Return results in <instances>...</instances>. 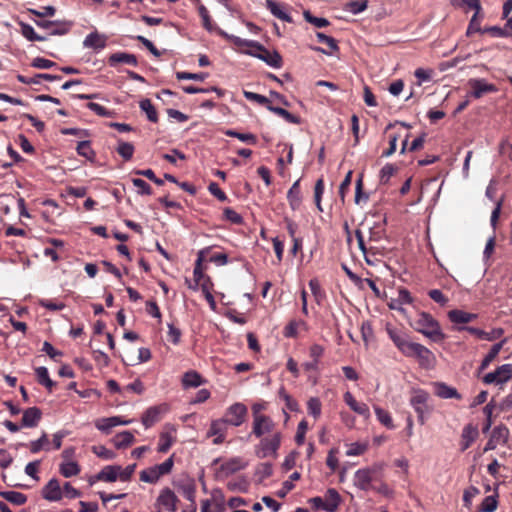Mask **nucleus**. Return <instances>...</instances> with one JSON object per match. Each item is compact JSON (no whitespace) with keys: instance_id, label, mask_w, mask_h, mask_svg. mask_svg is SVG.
Listing matches in <instances>:
<instances>
[{"instance_id":"nucleus-49","label":"nucleus","mask_w":512,"mask_h":512,"mask_svg":"<svg viewBox=\"0 0 512 512\" xmlns=\"http://www.w3.org/2000/svg\"><path fill=\"white\" fill-rule=\"evenodd\" d=\"M175 438L170 432H163L160 435L159 445H158V452L165 453L167 452L172 444L174 443Z\"/></svg>"},{"instance_id":"nucleus-33","label":"nucleus","mask_w":512,"mask_h":512,"mask_svg":"<svg viewBox=\"0 0 512 512\" xmlns=\"http://www.w3.org/2000/svg\"><path fill=\"white\" fill-rule=\"evenodd\" d=\"M135 441L134 435L130 431H123L115 435L113 442L116 448L122 449L130 446Z\"/></svg>"},{"instance_id":"nucleus-35","label":"nucleus","mask_w":512,"mask_h":512,"mask_svg":"<svg viewBox=\"0 0 512 512\" xmlns=\"http://www.w3.org/2000/svg\"><path fill=\"white\" fill-rule=\"evenodd\" d=\"M268 110L273 112L274 114L278 115L279 117H282L286 122L291 124H300L301 119L299 116H296L289 111H287L284 108L281 107H275L273 105L268 106Z\"/></svg>"},{"instance_id":"nucleus-55","label":"nucleus","mask_w":512,"mask_h":512,"mask_svg":"<svg viewBox=\"0 0 512 512\" xmlns=\"http://www.w3.org/2000/svg\"><path fill=\"white\" fill-rule=\"evenodd\" d=\"M304 19L314 25L317 28H323L329 26L330 22L326 18H320L312 15L310 11H304L303 13Z\"/></svg>"},{"instance_id":"nucleus-8","label":"nucleus","mask_w":512,"mask_h":512,"mask_svg":"<svg viewBox=\"0 0 512 512\" xmlns=\"http://www.w3.org/2000/svg\"><path fill=\"white\" fill-rule=\"evenodd\" d=\"M277 432L279 431L276 430V423L270 416L258 417L253 419L252 429L248 437L254 436L258 439Z\"/></svg>"},{"instance_id":"nucleus-40","label":"nucleus","mask_w":512,"mask_h":512,"mask_svg":"<svg viewBox=\"0 0 512 512\" xmlns=\"http://www.w3.org/2000/svg\"><path fill=\"white\" fill-rule=\"evenodd\" d=\"M21 34L29 41H45L47 37L38 35L33 27L27 23L20 22Z\"/></svg>"},{"instance_id":"nucleus-50","label":"nucleus","mask_w":512,"mask_h":512,"mask_svg":"<svg viewBox=\"0 0 512 512\" xmlns=\"http://www.w3.org/2000/svg\"><path fill=\"white\" fill-rule=\"evenodd\" d=\"M174 465V455L170 456L163 463L152 466L159 477L169 474Z\"/></svg>"},{"instance_id":"nucleus-29","label":"nucleus","mask_w":512,"mask_h":512,"mask_svg":"<svg viewBox=\"0 0 512 512\" xmlns=\"http://www.w3.org/2000/svg\"><path fill=\"white\" fill-rule=\"evenodd\" d=\"M385 224H386V220L383 219L381 221L375 222L373 224V226L369 227L368 241L370 243L371 242H379L385 237V234H386Z\"/></svg>"},{"instance_id":"nucleus-13","label":"nucleus","mask_w":512,"mask_h":512,"mask_svg":"<svg viewBox=\"0 0 512 512\" xmlns=\"http://www.w3.org/2000/svg\"><path fill=\"white\" fill-rule=\"evenodd\" d=\"M193 280L188 278L185 279V283L192 290H197L198 288H202L203 284H210L209 278H205L202 270V257L201 254L196 260L194 271H193Z\"/></svg>"},{"instance_id":"nucleus-9","label":"nucleus","mask_w":512,"mask_h":512,"mask_svg":"<svg viewBox=\"0 0 512 512\" xmlns=\"http://www.w3.org/2000/svg\"><path fill=\"white\" fill-rule=\"evenodd\" d=\"M34 23L41 29L47 30L48 35L51 36H62L67 34L72 27V22L65 20H43L36 19Z\"/></svg>"},{"instance_id":"nucleus-19","label":"nucleus","mask_w":512,"mask_h":512,"mask_svg":"<svg viewBox=\"0 0 512 512\" xmlns=\"http://www.w3.org/2000/svg\"><path fill=\"white\" fill-rule=\"evenodd\" d=\"M447 316L448 319L454 324H467L474 321L478 317L477 314L469 313L460 309L450 310Z\"/></svg>"},{"instance_id":"nucleus-46","label":"nucleus","mask_w":512,"mask_h":512,"mask_svg":"<svg viewBox=\"0 0 512 512\" xmlns=\"http://www.w3.org/2000/svg\"><path fill=\"white\" fill-rule=\"evenodd\" d=\"M308 414L318 419L321 416L322 404L318 397H311L307 402Z\"/></svg>"},{"instance_id":"nucleus-16","label":"nucleus","mask_w":512,"mask_h":512,"mask_svg":"<svg viewBox=\"0 0 512 512\" xmlns=\"http://www.w3.org/2000/svg\"><path fill=\"white\" fill-rule=\"evenodd\" d=\"M131 420H122L119 416H113L108 418H101L95 422V426L98 430L103 433H110L111 429L118 425H127Z\"/></svg>"},{"instance_id":"nucleus-41","label":"nucleus","mask_w":512,"mask_h":512,"mask_svg":"<svg viewBox=\"0 0 512 512\" xmlns=\"http://www.w3.org/2000/svg\"><path fill=\"white\" fill-rule=\"evenodd\" d=\"M496 402L494 399H492L489 403L486 404V406L483 408V413L485 414L486 416V421L484 423V426L482 428V432L483 433H487L492 424H493V419H492V415H493V411L495 410L496 408Z\"/></svg>"},{"instance_id":"nucleus-21","label":"nucleus","mask_w":512,"mask_h":512,"mask_svg":"<svg viewBox=\"0 0 512 512\" xmlns=\"http://www.w3.org/2000/svg\"><path fill=\"white\" fill-rule=\"evenodd\" d=\"M42 412L38 407H30L23 412L22 426L36 427L41 420Z\"/></svg>"},{"instance_id":"nucleus-32","label":"nucleus","mask_w":512,"mask_h":512,"mask_svg":"<svg viewBox=\"0 0 512 512\" xmlns=\"http://www.w3.org/2000/svg\"><path fill=\"white\" fill-rule=\"evenodd\" d=\"M203 383V379L201 375L194 371L190 370L186 372L182 377V385L184 388H196Z\"/></svg>"},{"instance_id":"nucleus-39","label":"nucleus","mask_w":512,"mask_h":512,"mask_svg":"<svg viewBox=\"0 0 512 512\" xmlns=\"http://www.w3.org/2000/svg\"><path fill=\"white\" fill-rule=\"evenodd\" d=\"M77 153L80 155V156H83L85 157L87 160L91 161V162H94L95 160V157H96V153L95 151L91 148V144H90V141H87V140H84V141H80L77 145Z\"/></svg>"},{"instance_id":"nucleus-42","label":"nucleus","mask_w":512,"mask_h":512,"mask_svg":"<svg viewBox=\"0 0 512 512\" xmlns=\"http://www.w3.org/2000/svg\"><path fill=\"white\" fill-rule=\"evenodd\" d=\"M139 106L141 110L146 113L149 121L153 123H156L158 121L157 111L149 99L141 100Z\"/></svg>"},{"instance_id":"nucleus-14","label":"nucleus","mask_w":512,"mask_h":512,"mask_svg":"<svg viewBox=\"0 0 512 512\" xmlns=\"http://www.w3.org/2000/svg\"><path fill=\"white\" fill-rule=\"evenodd\" d=\"M178 498L176 494L170 488H164L161 490L157 504L164 507L169 512L177 511Z\"/></svg>"},{"instance_id":"nucleus-43","label":"nucleus","mask_w":512,"mask_h":512,"mask_svg":"<svg viewBox=\"0 0 512 512\" xmlns=\"http://www.w3.org/2000/svg\"><path fill=\"white\" fill-rule=\"evenodd\" d=\"M117 153L126 161L130 160L134 154V146L129 143L118 139Z\"/></svg>"},{"instance_id":"nucleus-56","label":"nucleus","mask_w":512,"mask_h":512,"mask_svg":"<svg viewBox=\"0 0 512 512\" xmlns=\"http://www.w3.org/2000/svg\"><path fill=\"white\" fill-rule=\"evenodd\" d=\"M226 135L236 137L240 141L255 145L257 143V137L251 133H239L234 130H226Z\"/></svg>"},{"instance_id":"nucleus-44","label":"nucleus","mask_w":512,"mask_h":512,"mask_svg":"<svg viewBox=\"0 0 512 512\" xmlns=\"http://www.w3.org/2000/svg\"><path fill=\"white\" fill-rule=\"evenodd\" d=\"M60 473L66 478L76 476L80 473V467L74 461L64 462L60 465Z\"/></svg>"},{"instance_id":"nucleus-30","label":"nucleus","mask_w":512,"mask_h":512,"mask_svg":"<svg viewBox=\"0 0 512 512\" xmlns=\"http://www.w3.org/2000/svg\"><path fill=\"white\" fill-rule=\"evenodd\" d=\"M83 45L87 48L103 49L106 45V37L92 32L86 36Z\"/></svg>"},{"instance_id":"nucleus-47","label":"nucleus","mask_w":512,"mask_h":512,"mask_svg":"<svg viewBox=\"0 0 512 512\" xmlns=\"http://www.w3.org/2000/svg\"><path fill=\"white\" fill-rule=\"evenodd\" d=\"M368 1L367 0H353L347 2L344 6L346 11H349L353 14H359L367 9Z\"/></svg>"},{"instance_id":"nucleus-28","label":"nucleus","mask_w":512,"mask_h":512,"mask_svg":"<svg viewBox=\"0 0 512 512\" xmlns=\"http://www.w3.org/2000/svg\"><path fill=\"white\" fill-rule=\"evenodd\" d=\"M434 392L438 397L442 399L455 398L460 400L462 398V396L458 393V391L455 388L448 386L447 384L442 382L435 383Z\"/></svg>"},{"instance_id":"nucleus-34","label":"nucleus","mask_w":512,"mask_h":512,"mask_svg":"<svg viewBox=\"0 0 512 512\" xmlns=\"http://www.w3.org/2000/svg\"><path fill=\"white\" fill-rule=\"evenodd\" d=\"M0 497L15 505H24L27 502V496L17 491H0Z\"/></svg>"},{"instance_id":"nucleus-17","label":"nucleus","mask_w":512,"mask_h":512,"mask_svg":"<svg viewBox=\"0 0 512 512\" xmlns=\"http://www.w3.org/2000/svg\"><path fill=\"white\" fill-rule=\"evenodd\" d=\"M316 37L318 42L325 44L328 47V49H324L321 47H312L314 51L321 52L326 55H332L333 53L339 51L337 41L333 37L328 36L322 32H317Z\"/></svg>"},{"instance_id":"nucleus-53","label":"nucleus","mask_w":512,"mask_h":512,"mask_svg":"<svg viewBox=\"0 0 512 512\" xmlns=\"http://www.w3.org/2000/svg\"><path fill=\"white\" fill-rule=\"evenodd\" d=\"M498 501L497 496L490 495L483 499L479 512H494L497 509Z\"/></svg>"},{"instance_id":"nucleus-11","label":"nucleus","mask_w":512,"mask_h":512,"mask_svg":"<svg viewBox=\"0 0 512 512\" xmlns=\"http://www.w3.org/2000/svg\"><path fill=\"white\" fill-rule=\"evenodd\" d=\"M248 409L243 403H234L226 409V425L238 427L246 422Z\"/></svg>"},{"instance_id":"nucleus-63","label":"nucleus","mask_w":512,"mask_h":512,"mask_svg":"<svg viewBox=\"0 0 512 512\" xmlns=\"http://www.w3.org/2000/svg\"><path fill=\"white\" fill-rule=\"evenodd\" d=\"M480 493V490L475 486H470L464 490L463 493V502L464 506L469 508L472 504V500Z\"/></svg>"},{"instance_id":"nucleus-7","label":"nucleus","mask_w":512,"mask_h":512,"mask_svg":"<svg viewBox=\"0 0 512 512\" xmlns=\"http://www.w3.org/2000/svg\"><path fill=\"white\" fill-rule=\"evenodd\" d=\"M174 486L178 491L191 503L192 512L197 511L195 502L196 483L195 480L188 475H182L174 482Z\"/></svg>"},{"instance_id":"nucleus-25","label":"nucleus","mask_w":512,"mask_h":512,"mask_svg":"<svg viewBox=\"0 0 512 512\" xmlns=\"http://www.w3.org/2000/svg\"><path fill=\"white\" fill-rule=\"evenodd\" d=\"M266 7L276 18L291 23L292 17L285 11L284 5L273 0H266Z\"/></svg>"},{"instance_id":"nucleus-23","label":"nucleus","mask_w":512,"mask_h":512,"mask_svg":"<svg viewBox=\"0 0 512 512\" xmlns=\"http://www.w3.org/2000/svg\"><path fill=\"white\" fill-rule=\"evenodd\" d=\"M120 466L108 465L105 466L96 476V480L104 482H115L119 479Z\"/></svg>"},{"instance_id":"nucleus-31","label":"nucleus","mask_w":512,"mask_h":512,"mask_svg":"<svg viewBox=\"0 0 512 512\" xmlns=\"http://www.w3.org/2000/svg\"><path fill=\"white\" fill-rule=\"evenodd\" d=\"M160 414H161L160 407L154 406V407L148 408L141 418L142 424L146 428L153 426L156 422H158L160 420Z\"/></svg>"},{"instance_id":"nucleus-18","label":"nucleus","mask_w":512,"mask_h":512,"mask_svg":"<svg viewBox=\"0 0 512 512\" xmlns=\"http://www.w3.org/2000/svg\"><path fill=\"white\" fill-rule=\"evenodd\" d=\"M344 402L353 410L355 413L365 417H370V410L367 404L363 402H358L351 392L347 391L343 396Z\"/></svg>"},{"instance_id":"nucleus-62","label":"nucleus","mask_w":512,"mask_h":512,"mask_svg":"<svg viewBox=\"0 0 512 512\" xmlns=\"http://www.w3.org/2000/svg\"><path fill=\"white\" fill-rule=\"evenodd\" d=\"M397 168L393 164H386L380 171V182L382 184L388 183L390 178L394 175Z\"/></svg>"},{"instance_id":"nucleus-45","label":"nucleus","mask_w":512,"mask_h":512,"mask_svg":"<svg viewBox=\"0 0 512 512\" xmlns=\"http://www.w3.org/2000/svg\"><path fill=\"white\" fill-rule=\"evenodd\" d=\"M456 331H467L469 332L470 334L480 338V339H485V340H488V341H492V340H495L496 339V336H490V334L484 330H481L479 328H475V327H468V326H460V327H456L455 328Z\"/></svg>"},{"instance_id":"nucleus-48","label":"nucleus","mask_w":512,"mask_h":512,"mask_svg":"<svg viewBox=\"0 0 512 512\" xmlns=\"http://www.w3.org/2000/svg\"><path fill=\"white\" fill-rule=\"evenodd\" d=\"M247 461H245L241 457H234L226 461V473H234L241 469H244L247 466Z\"/></svg>"},{"instance_id":"nucleus-36","label":"nucleus","mask_w":512,"mask_h":512,"mask_svg":"<svg viewBox=\"0 0 512 512\" xmlns=\"http://www.w3.org/2000/svg\"><path fill=\"white\" fill-rule=\"evenodd\" d=\"M484 18V14L482 11H477L474 13L472 18L470 19L466 34L470 36L473 33H482L483 28H481V21Z\"/></svg>"},{"instance_id":"nucleus-59","label":"nucleus","mask_w":512,"mask_h":512,"mask_svg":"<svg viewBox=\"0 0 512 512\" xmlns=\"http://www.w3.org/2000/svg\"><path fill=\"white\" fill-rule=\"evenodd\" d=\"M428 296L437 304H439L442 307H445L448 302L449 298L442 293L439 289H431L428 291Z\"/></svg>"},{"instance_id":"nucleus-15","label":"nucleus","mask_w":512,"mask_h":512,"mask_svg":"<svg viewBox=\"0 0 512 512\" xmlns=\"http://www.w3.org/2000/svg\"><path fill=\"white\" fill-rule=\"evenodd\" d=\"M42 497L48 501L56 502L62 499V490L59 481L55 478L51 479L42 488Z\"/></svg>"},{"instance_id":"nucleus-10","label":"nucleus","mask_w":512,"mask_h":512,"mask_svg":"<svg viewBox=\"0 0 512 512\" xmlns=\"http://www.w3.org/2000/svg\"><path fill=\"white\" fill-rule=\"evenodd\" d=\"M512 379V364H503L495 371L487 373L483 378V383L490 385L505 384Z\"/></svg>"},{"instance_id":"nucleus-24","label":"nucleus","mask_w":512,"mask_h":512,"mask_svg":"<svg viewBox=\"0 0 512 512\" xmlns=\"http://www.w3.org/2000/svg\"><path fill=\"white\" fill-rule=\"evenodd\" d=\"M287 199L292 210L295 211L300 208L302 202L300 180H297L293 183V185L291 186L287 193Z\"/></svg>"},{"instance_id":"nucleus-52","label":"nucleus","mask_w":512,"mask_h":512,"mask_svg":"<svg viewBox=\"0 0 512 512\" xmlns=\"http://www.w3.org/2000/svg\"><path fill=\"white\" fill-rule=\"evenodd\" d=\"M324 187H325L324 179L321 177L316 181L315 187H314V202L316 204L317 209L320 212L323 211L322 206H321V200H322V195L324 193Z\"/></svg>"},{"instance_id":"nucleus-20","label":"nucleus","mask_w":512,"mask_h":512,"mask_svg":"<svg viewBox=\"0 0 512 512\" xmlns=\"http://www.w3.org/2000/svg\"><path fill=\"white\" fill-rule=\"evenodd\" d=\"M324 511L327 512H335L340 503L341 497L338 491L334 488H329L324 495Z\"/></svg>"},{"instance_id":"nucleus-1","label":"nucleus","mask_w":512,"mask_h":512,"mask_svg":"<svg viewBox=\"0 0 512 512\" xmlns=\"http://www.w3.org/2000/svg\"><path fill=\"white\" fill-rule=\"evenodd\" d=\"M387 334L404 356L416 358L421 367L431 368L434 366L436 362L435 355L427 347L411 342L406 333L395 328L388 327Z\"/></svg>"},{"instance_id":"nucleus-27","label":"nucleus","mask_w":512,"mask_h":512,"mask_svg":"<svg viewBox=\"0 0 512 512\" xmlns=\"http://www.w3.org/2000/svg\"><path fill=\"white\" fill-rule=\"evenodd\" d=\"M60 79H61V76L51 75V74H48V73H39V74H36L33 77H26V76L21 75V74L17 75V80L20 83H23V84H40L41 81H43V80L57 81V80H60Z\"/></svg>"},{"instance_id":"nucleus-38","label":"nucleus","mask_w":512,"mask_h":512,"mask_svg":"<svg viewBox=\"0 0 512 512\" xmlns=\"http://www.w3.org/2000/svg\"><path fill=\"white\" fill-rule=\"evenodd\" d=\"M510 431L504 424H500L492 430L491 436L499 443L506 444L508 442Z\"/></svg>"},{"instance_id":"nucleus-58","label":"nucleus","mask_w":512,"mask_h":512,"mask_svg":"<svg viewBox=\"0 0 512 512\" xmlns=\"http://www.w3.org/2000/svg\"><path fill=\"white\" fill-rule=\"evenodd\" d=\"M451 4L454 7H463L467 6L470 9L477 11H482L480 0H451Z\"/></svg>"},{"instance_id":"nucleus-51","label":"nucleus","mask_w":512,"mask_h":512,"mask_svg":"<svg viewBox=\"0 0 512 512\" xmlns=\"http://www.w3.org/2000/svg\"><path fill=\"white\" fill-rule=\"evenodd\" d=\"M310 290L315 298V301L318 304H321L322 300L325 298V292L322 290L318 279L313 278L309 281Z\"/></svg>"},{"instance_id":"nucleus-57","label":"nucleus","mask_w":512,"mask_h":512,"mask_svg":"<svg viewBox=\"0 0 512 512\" xmlns=\"http://www.w3.org/2000/svg\"><path fill=\"white\" fill-rule=\"evenodd\" d=\"M160 477L156 473V470L153 467H149L140 472V480L146 483L154 484L156 483Z\"/></svg>"},{"instance_id":"nucleus-2","label":"nucleus","mask_w":512,"mask_h":512,"mask_svg":"<svg viewBox=\"0 0 512 512\" xmlns=\"http://www.w3.org/2000/svg\"><path fill=\"white\" fill-rule=\"evenodd\" d=\"M411 326L414 330L423 334L433 342L439 343L446 338V335L442 332L439 322L427 312L418 313Z\"/></svg>"},{"instance_id":"nucleus-5","label":"nucleus","mask_w":512,"mask_h":512,"mask_svg":"<svg viewBox=\"0 0 512 512\" xmlns=\"http://www.w3.org/2000/svg\"><path fill=\"white\" fill-rule=\"evenodd\" d=\"M383 465L376 464L369 468L359 469L354 475V484L356 487L363 491H369L372 489V482L376 480L377 474L381 472Z\"/></svg>"},{"instance_id":"nucleus-64","label":"nucleus","mask_w":512,"mask_h":512,"mask_svg":"<svg viewBox=\"0 0 512 512\" xmlns=\"http://www.w3.org/2000/svg\"><path fill=\"white\" fill-rule=\"evenodd\" d=\"M92 451L98 457L106 460H111L115 457V453L112 450L107 449L103 445L93 446Z\"/></svg>"},{"instance_id":"nucleus-6","label":"nucleus","mask_w":512,"mask_h":512,"mask_svg":"<svg viewBox=\"0 0 512 512\" xmlns=\"http://www.w3.org/2000/svg\"><path fill=\"white\" fill-rule=\"evenodd\" d=\"M429 399L428 392L418 389L414 390L410 398V405L414 408L417 413L418 422L424 425L426 422V414L430 412L427 407V401Z\"/></svg>"},{"instance_id":"nucleus-60","label":"nucleus","mask_w":512,"mask_h":512,"mask_svg":"<svg viewBox=\"0 0 512 512\" xmlns=\"http://www.w3.org/2000/svg\"><path fill=\"white\" fill-rule=\"evenodd\" d=\"M368 449L367 443H351L346 451L347 456H359L362 455Z\"/></svg>"},{"instance_id":"nucleus-54","label":"nucleus","mask_w":512,"mask_h":512,"mask_svg":"<svg viewBox=\"0 0 512 512\" xmlns=\"http://www.w3.org/2000/svg\"><path fill=\"white\" fill-rule=\"evenodd\" d=\"M355 237L357 239V242H358V247L359 249L361 250V252L363 253L364 256H366L367 254H372L374 255L375 254V247L374 246H367L366 243H365V240H364V236H363V233L361 230L357 229L355 231Z\"/></svg>"},{"instance_id":"nucleus-22","label":"nucleus","mask_w":512,"mask_h":512,"mask_svg":"<svg viewBox=\"0 0 512 512\" xmlns=\"http://www.w3.org/2000/svg\"><path fill=\"white\" fill-rule=\"evenodd\" d=\"M108 63L110 66H114L118 63L128 64L131 66H137L138 61L137 57L134 54L126 53V52H117L111 54L108 58Z\"/></svg>"},{"instance_id":"nucleus-37","label":"nucleus","mask_w":512,"mask_h":512,"mask_svg":"<svg viewBox=\"0 0 512 512\" xmlns=\"http://www.w3.org/2000/svg\"><path fill=\"white\" fill-rule=\"evenodd\" d=\"M374 411L378 421L388 429H394L393 419L389 411L379 406H374Z\"/></svg>"},{"instance_id":"nucleus-3","label":"nucleus","mask_w":512,"mask_h":512,"mask_svg":"<svg viewBox=\"0 0 512 512\" xmlns=\"http://www.w3.org/2000/svg\"><path fill=\"white\" fill-rule=\"evenodd\" d=\"M258 439L259 443L254 446L256 457L259 459L268 457L276 459L282 442V433L277 432Z\"/></svg>"},{"instance_id":"nucleus-61","label":"nucleus","mask_w":512,"mask_h":512,"mask_svg":"<svg viewBox=\"0 0 512 512\" xmlns=\"http://www.w3.org/2000/svg\"><path fill=\"white\" fill-rule=\"evenodd\" d=\"M481 34H489L492 37H497V38H507L508 37L505 26L504 27H499V26L485 27V28H483V31Z\"/></svg>"},{"instance_id":"nucleus-26","label":"nucleus","mask_w":512,"mask_h":512,"mask_svg":"<svg viewBox=\"0 0 512 512\" xmlns=\"http://www.w3.org/2000/svg\"><path fill=\"white\" fill-rule=\"evenodd\" d=\"M478 436V430L476 427H474L471 424L466 425L463 428L462 435H461V450L465 451L467 450L472 443L476 440Z\"/></svg>"},{"instance_id":"nucleus-12","label":"nucleus","mask_w":512,"mask_h":512,"mask_svg":"<svg viewBox=\"0 0 512 512\" xmlns=\"http://www.w3.org/2000/svg\"><path fill=\"white\" fill-rule=\"evenodd\" d=\"M468 85L471 88L469 96L475 99H480L485 94L498 91L494 84L487 83L484 79H470Z\"/></svg>"},{"instance_id":"nucleus-4","label":"nucleus","mask_w":512,"mask_h":512,"mask_svg":"<svg viewBox=\"0 0 512 512\" xmlns=\"http://www.w3.org/2000/svg\"><path fill=\"white\" fill-rule=\"evenodd\" d=\"M244 44L251 48L249 51L250 55L263 60L269 66L274 68H280L282 66V57L278 52H270L263 45L255 41H246Z\"/></svg>"}]
</instances>
